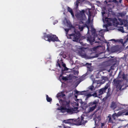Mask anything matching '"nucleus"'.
<instances>
[{
    "label": "nucleus",
    "instance_id": "nucleus-1",
    "mask_svg": "<svg viewBox=\"0 0 128 128\" xmlns=\"http://www.w3.org/2000/svg\"><path fill=\"white\" fill-rule=\"evenodd\" d=\"M59 102L60 107H58V110L62 113H67L70 114L78 112V102H80L81 104L82 103L81 100H78V101L76 100L75 102L71 103L69 100H59Z\"/></svg>",
    "mask_w": 128,
    "mask_h": 128
},
{
    "label": "nucleus",
    "instance_id": "nucleus-2",
    "mask_svg": "<svg viewBox=\"0 0 128 128\" xmlns=\"http://www.w3.org/2000/svg\"><path fill=\"white\" fill-rule=\"evenodd\" d=\"M102 13L103 16L102 20L104 23L103 27L104 28H105L104 30H101L99 32V35L102 37L103 34V32H104V31H108L109 30L108 27L110 26H112V24L115 26H118L119 24L120 25H123L125 26H128V22L126 20L119 19V20L120 22L118 24L117 20L116 18L111 19L104 17V14H106L105 11L102 12Z\"/></svg>",
    "mask_w": 128,
    "mask_h": 128
},
{
    "label": "nucleus",
    "instance_id": "nucleus-3",
    "mask_svg": "<svg viewBox=\"0 0 128 128\" xmlns=\"http://www.w3.org/2000/svg\"><path fill=\"white\" fill-rule=\"evenodd\" d=\"M85 11L82 10L80 11L79 14H77L75 16L76 17L80 20V22L78 25V28L79 30L82 31L86 25L84 24L86 21V18L84 14Z\"/></svg>",
    "mask_w": 128,
    "mask_h": 128
},
{
    "label": "nucleus",
    "instance_id": "nucleus-4",
    "mask_svg": "<svg viewBox=\"0 0 128 128\" xmlns=\"http://www.w3.org/2000/svg\"><path fill=\"white\" fill-rule=\"evenodd\" d=\"M108 80V78L107 77H102L100 79L94 80L93 82L92 86L89 87V89L92 91L94 90L95 88L100 86L101 84L104 83Z\"/></svg>",
    "mask_w": 128,
    "mask_h": 128
},
{
    "label": "nucleus",
    "instance_id": "nucleus-5",
    "mask_svg": "<svg viewBox=\"0 0 128 128\" xmlns=\"http://www.w3.org/2000/svg\"><path fill=\"white\" fill-rule=\"evenodd\" d=\"M74 93L78 94H84L86 96V99L92 96L95 97H99L98 94V95L96 92L91 94L88 91L80 92L76 90L74 91Z\"/></svg>",
    "mask_w": 128,
    "mask_h": 128
},
{
    "label": "nucleus",
    "instance_id": "nucleus-6",
    "mask_svg": "<svg viewBox=\"0 0 128 128\" xmlns=\"http://www.w3.org/2000/svg\"><path fill=\"white\" fill-rule=\"evenodd\" d=\"M88 30V33L89 30L91 29V31L92 33V36H94V38H91L89 37H87V40L90 43L94 42V39L96 38L97 35L95 33V30L93 28L92 25H91L90 26H87Z\"/></svg>",
    "mask_w": 128,
    "mask_h": 128
},
{
    "label": "nucleus",
    "instance_id": "nucleus-7",
    "mask_svg": "<svg viewBox=\"0 0 128 128\" xmlns=\"http://www.w3.org/2000/svg\"><path fill=\"white\" fill-rule=\"evenodd\" d=\"M74 34L68 35L66 33L67 36L68 38L72 39L73 41L78 42L80 40V34L79 32H76V30H74Z\"/></svg>",
    "mask_w": 128,
    "mask_h": 128
},
{
    "label": "nucleus",
    "instance_id": "nucleus-8",
    "mask_svg": "<svg viewBox=\"0 0 128 128\" xmlns=\"http://www.w3.org/2000/svg\"><path fill=\"white\" fill-rule=\"evenodd\" d=\"M75 48L76 49L75 51L78 53L80 56L83 58H86V54L85 51L86 50V48L78 46H76Z\"/></svg>",
    "mask_w": 128,
    "mask_h": 128
},
{
    "label": "nucleus",
    "instance_id": "nucleus-9",
    "mask_svg": "<svg viewBox=\"0 0 128 128\" xmlns=\"http://www.w3.org/2000/svg\"><path fill=\"white\" fill-rule=\"evenodd\" d=\"M122 115H128V110L124 109L122 111L119 112L117 114L115 113L112 115V117L114 120H116L117 121H120V119H116V118L118 116Z\"/></svg>",
    "mask_w": 128,
    "mask_h": 128
},
{
    "label": "nucleus",
    "instance_id": "nucleus-10",
    "mask_svg": "<svg viewBox=\"0 0 128 128\" xmlns=\"http://www.w3.org/2000/svg\"><path fill=\"white\" fill-rule=\"evenodd\" d=\"M98 102L96 101H94L92 102L89 104L90 107H86L85 108H83V109H85V112L86 113L89 112L94 110L96 106V104Z\"/></svg>",
    "mask_w": 128,
    "mask_h": 128
},
{
    "label": "nucleus",
    "instance_id": "nucleus-11",
    "mask_svg": "<svg viewBox=\"0 0 128 128\" xmlns=\"http://www.w3.org/2000/svg\"><path fill=\"white\" fill-rule=\"evenodd\" d=\"M44 39L46 40H47L49 42L51 41H59L58 37L56 35H46L45 34H44Z\"/></svg>",
    "mask_w": 128,
    "mask_h": 128
},
{
    "label": "nucleus",
    "instance_id": "nucleus-12",
    "mask_svg": "<svg viewBox=\"0 0 128 128\" xmlns=\"http://www.w3.org/2000/svg\"><path fill=\"white\" fill-rule=\"evenodd\" d=\"M87 118V116L86 115V114H82L81 117V119H78L77 120V124L78 125H81L82 124H84L87 122V121L86 119Z\"/></svg>",
    "mask_w": 128,
    "mask_h": 128
},
{
    "label": "nucleus",
    "instance_id": "nucleus-13",
    "mask_svg": "<svg viewBox=\"0 0 128 128\" xmlns=\"http://www.w3.org/2000/svg\"><path fill=\"white\" fill-rule=\"evenodd\" d=\"M95 117L94 118L95 122V124L96 126H98L99 123V121L100 120V116L98 115L97 114L95 115Z\"/></svg>",
    "mask_w": 128,
    "mask_h": 128
},
{
    "label": "nucleus",
    "instance_id": "nucleus-14",
    "mask_svg": "<svg viewBox=\"0 0 128 128\" xmlns=\"http://www.w3.org/2000/svg\"><path fill=\"white\" fill-rule=\"evenodd\" d=\"M64 92V91H62V92H59L57 94L56 96L58 100L60 98H63L65 96Z\"/></svg>",
    "mask_w": 128,
    "mask_h": 128
},
{
    "label": "nucleus",
    "instance_id": "nucleus-15",
    "mask_svg": "<svg viewBox=\"0 0 128 128\" xmlns=\"http://www.w3.org/2000/svg\"><path fill=\"white\" fill-rule=\"evenodd\" d=\"M63 22L64 24L66 26L70 28L72 26V25H71L70 21L66 18L65 19Z\"/></svg>",
    "mask_w": 128,
    "mask_h": 128
},
{
    "label": "nucleus",
    "instance_id": "nucleus-16",
    "mask_svg": "<svg viewBox=\"0 0 128 128\" xmlns=\"http://www.w3.org/2000/svg\"><path fill=\"white\" fill-rule=\"evenodd\" d=\"M60 78H62V79L64 81L70 80V75L67 76L66 77H62L61 76H60Z\"/></svg>",
    "mask_w": 128,
    "mask_h": 128
},
{
    "label": "nucleus",
    "instance_id": "nucleus-17",
    "mask_svg": "<svg viewBox=\"0 0 128 128\" xmlns=\"http://www.w3.org/2000/svg\"><path fill=\"white\" fill-rule=\"evenodd\" d=\"M86 12H89V15L88 14V23L90 22V19H92V17L91 16V14L90 13L88 9L86 11Z\"/></svg>",
    "mask_w": 128,
    "mask_h": 128
},
{
    "label": "nucleus",
    "instance_id": "nucleus-18",
    "mask_svg": "<svg viewBox=\"0 0 128 128\" xmlns=\"http://www.w3.org/2000/svg\"><path fill=\"white\" fill-rule=\"evenodd\" d=\"M105 92V90H104V89L102 88L100 89L99 90L98 95L99 96L100 95H102L104 92Z\"/></svg>",
    "mask_w": 128,
    "mask_h": 128
},
{
    "label": "nucleus",
    "instance_id": "nucleus-19",
    "mask_svg": "<svg viewBox=\"0 0 128 128\" xmlns=\"http://www.w3.org/2000/svg\"><path fill=\"white\" fill-rule=\"evenodd\" d=\"M84 0H77L76 2V3H75V5L76 6V8H77L78 7V4L80 3V2L79 1H80L81 2H83Z\"/></svg>",
    "mask_w": 128,
    "mask_h": 128
},
{
    "label": "nucleus",
    "instance_id": "nucleus-20",
    "mask_svg": "<svg viewBox=\"0 0 128 128\" xmlns=\"http://www.w3.org/2000/svg\"><path fill=\"white\" fill-rule=\"evenodd\" d=\"M68 10L71 13L73 17L74 16V15L73 14V13L72 12V10L69 7L68 8Z\"/></svg>",
    "mask_w": 128,
    "mask_h": 128
},
{
    "label": "nucleus",
    "instance_id": "nucleus-21",
    "mask_svg": "<svg viewBox=\"0 0 128 128\" xmlns=\"http://www.w3.org/2000/svg\"><path fill=\"white\" fill-rule=\"evenodd\" d=\"M122 86L121 85V83L120 82H119L118 84L117 85V88L119 90H120L121 89Z\"/></svg>",
    "mask_w": 128,
    "mask_h": 128
},
{
    "label": "nucleus",
    "instance_id": "nucleus-22",
    "mask_svg": "<svg viewBox=\"0 0 128 128\" xmlns=\"http://www.w3.org/2000/svg\"><path fill=\"white\" fill-rule=\"evenodd\" d=\"M118 30L122 32H124L123 28L122 27H119L118 26Z\"/></svg>",
    "mask_w": 128,
    "mask_h": 128
},
{
    "label": "nucleus",
    "instance_id": "nucleus-23",
    "mask_svg": "<svg viewBox=\"0 0 128 128\" xmlns=\"http://www.w3.org/2000/svg\"><path fill=\"white\" fill-rule=\"evenodd\" d=\"M57 62L58 66L60 67V64L62 63V60L61 59L60 60L58 59Z\"/></svg>",
    "mask_w": 128,
    "mask_h": 128
},
{
    "label": "nucleus",
    "instance_id": "nucleus-24",
    "mask_svg": "<svg viewBox=\"0 0 128 128\" xmlns=\"http://www.w3.org/2000/svg\"><path fill=\"white\" fill-rule=\"evenodd\" d=\"M46 99L47 101L48 102H50L52 100V98L49 97L48 95H46Z\"/></svg>",
    "mask_w": 128,
    "mask_h": 128
},
{
    "label": "nucleus",
    "instance_id": "nucleus-25",
    "mask_svg": "<svg viewBox=\"0 0 128 128\" xmlns=\"http://www.w3.org/2000/svg\"><path fill=\"white\" fill-rule=\"evenodd\" d=\"M109 85H110L109 83H108L105 86L104 88H103L104 89V90H106L108 88V87Z\"/></svg>",
    "mask_w": 128,
    "mask_h": 128
},
{
    "label": "nucleus",
    "instance_id": "nucleus-26",
    "mask_svg": "<svg viewBox=\"0 0 128 128\" xmlns=\"http://www.w3.org/2000/svg\"><path fill=\"white\" fill-rule=\"evenodd\" d=\"M116 105L115 104V103H112L111 105V107H112L113 109H114L115 108H116Z\"/></svg>",
    "mask_w": 128,
    "mask_h": 128
},
{
    "label": "nucleus",
    "instance_id": "nucleus-27",
    "mask_svg": "<svg viewBox=\"0 0 128 128\" xmlns=\"http://www.w3.org/2000/svg\"><path fill=\"white\" fill-rule=\"evenodd\" d=\"M108 118H109V120L108 122H112V120H111V116H108Z\"/></svg>",
    "mask_w": 128,
    "mask_h": 128
},
{
    "label": "nucleus",
    "instance_id": "nucleus-28",
    "mask_svg": "<svg viewBox=\"0 0 128 128\" xmlns=\"http://www.w3.org/2000/svg\"><path fill=\"white\" fill-rule=\"evenodd\" d=\"M63 67L64 68V70H67V68L66 67V65L64 64H62Z\"/></svg>",
    "mask_w": 128,
    "mask_h": 128
},
{
    "label": "nucleus",
    "instance_id": "nucleus-29",
    "mask_svg": "<svg viewBox=\"0 0 128 128\" xmlns=\"http://www.w3.org/2000/svg\"><path fill=\"white\" fill-rule=\"evenodd\" d=\"M98 76H96V78H100L101 77V76L99 74V72H98Z\"/></svg>",
    "mask_w": 128,
    "mask_h": 128
},
{
    "label": "nucleus",
    "instance_id": "nucleus-30",
    "mask_svg": "<svg viewBox=\"0 0 128 128\" xmlns=\"http://www.w3.org/2000/svg\"><path fill=\"white\" fill-rule=\"evenodd\" d=\"M65 30L66 32H67L69 30V29H65Z\"/></svg>",
    "mask_w": 128,
    "mask_h": 128
},
{
    "label": "nucleus",
    "instance_id": "nucleus-31",
    "mask_svg": "<svg viewBox=\"0 0 128 128\" xmlns=\"http://www.w3.org/2000/svg\"><path fill=\"white\" fill-rule=\"evenodd\" d=\"M104 123H101V125L102 127L103 126H104Z\"/></svg>",
    "mask_w": 128,
    "mask_h": 128
},
{
    "label": "nucleus",
    "instance_id": "nucleus-32",
    "mask_svg": "<svg viewBox=\"0 0 128 128\" xmlns=\"http://www.w3.org/2000/svg\"><path fill=\"white\" fill-rule=\"evenodd\" d=\"M110 40V41H114V42H116V40H115L114 39H112L111 40Z\"/></svg>",
    "mask_w": 128,
    "mask_h": 128
},
{
    "label": "nucleus",
    "instance_id": "nucleus-33",
    "mask_svg": "<svg viewBox=\"0 0 128 128\" xmlns=\"http://www.w3.org/2000/svg\"><path fill=\"white\" fill-rule=\"evenodd\" d=\"M128 41V38L126 39V40L125 41V42H124L125 43L127 42Z\"/></svg>",
    "mask_w": 128,
    "mask_h": 128
},
{
    "label": "nucleus",
    "instance_id": "nucleus-34",
    "mask_svg": "<svg viewBox=\"0 0 128 128\" xmlns=\"http://www.w3.org/2000/svg\"><path fill=\"white\" fill-rule=\"evenodd\" d=\"M123 78L124 79H125V80H126V78H125V76H123Z\"/></svg>",
    "mask_w": 128,
    "mask_h": 128
},
{
    "label": "nucleus",
    "instance_id": "nucleus-35",
    "mask_svg": "<svg viewBox=\"0 0 128 128\" xmlns=\"http://www.w3.org/2000/svg\"><path fill=\"white\" fill-rule=\"evenodd\" d=\"M117 106H122V104H119V105H117Z\"/></svg>",
    "mask_w": 128,
    "mask_h": 128
},
{
    "label": "nucleus",
    "instance_id": "nucleus-36",
    "mask_svg": "<svg viewBox=\"0 0 128 128\" xmlns=\"http://www.w3.org/2000/svg\"><path fill=\"white\" fill-rule=\"evenodd\" d=\"M98 128V127L96 126H95V127H94V128Z\"/></svg>",
    "mask_w": 128,
    "mask_h": 128
},
{
    "label": "nucleus",
    "instance_id": "nucleus-37",
    "mask_svg": "<svg viewBox=\"0 0 128 128\" xmlns=\"http://www.w3.org/2000/svg\"><path fill=\"white\" fill-rule=\"evenodd\" d=\"M56 105L58 106H59V104H56Z\"/></svg>",
    "mask_w": 128,
    "mask_h": 128
},
{
    "label": "nucleus",
    "instance_id": "nucleus-38",
    "mask_svg": "<svg viewBox=\"0 0 128 128\" xmlns=\"http://www.w3.org/2000/svg\"><path fill=\"white\" fill-rule=\"evenodd\" d=\"M75 96L76 98H77V96L76 95H75Z\"/></svg>",
    "mask_w": 128,
    "mask_h": 128
},
{
    "label": "nucleus",
    "instance_id": "nucleus-39",
    "mask_svg": "<svg viewBox=\"0 0 128 128\" xmlns=\"http://www.w3.org/2000/svg\"><path fill=\"white\" fill-rule=\"evenodd\" d=\"M58 22V21H56V23H57V22Z\"/></svg>",
    "mask_w": 128,
    "mask_h": 128
},
{
    "label": "nucleus",
    "instance_id": "nucleus-40",
    "mask_svg": "<svg viewBox=\"0 0 128 128\" xmlns=\"http://www.w3.org/2000/svg\"><path fill=\"white\" fill-rule=\"evenodd\" d=\"M97 38H98L99 40H100V39L98 37V38L97 37Z\"/></svg>",
    "mask_w": 128,
    "mask_h": 128
},
{
    "label": "nucleus",
    "instance_id": "nucleus-41",
    "mask_svg": "<svg viewBox=\"0 0 128 128\" xmlns=\"http://www.w3.org/2000/svg\"><path fill=\"white\" fill-rule=\"evenodd\" d=\"M73 30H74V28H73Z\"/></svg>",
    "mask_w": 128,
    "mask_h": 128
},
{
    "label": "nucleus",
    "instance_id": "nucleus-42",
    "mask_svg": "<svg viewBox=\"0 0 128 128\" xmlns=\"http://www.w3.org/2000/svg\"><path fill=\"white\" fill-rule=\"evenodd\" d=\"M111 29H110V30H111Z\"/></svg>",
    "mask_w": 128,
    "mask_h": 128
},
{
    "label": "nucleus",
    "instance_id": "nucleus-43",
    "mask_svg": "<svg viewBox=\"0 0 128 128\" xmlns=\"http://www.w3.org/2000/svg\"><path fill=\"white\" fill-rule=\"evenodd\" d=\"M127 47H128V46H127Z\"/></svg>",
    "mask_w": 128,
    "mask_h": 128
}]
</instances>
